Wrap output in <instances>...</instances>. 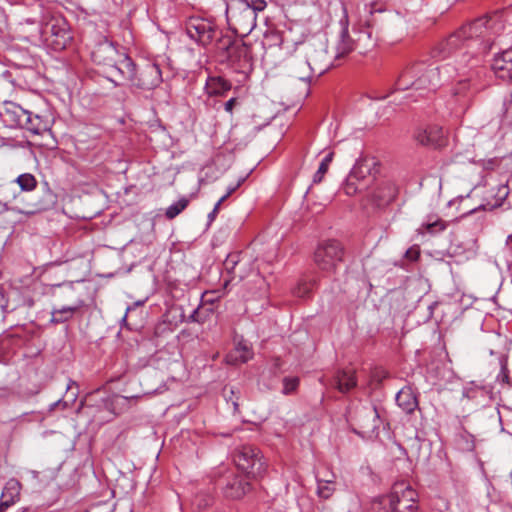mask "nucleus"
Wrapping results in <instances>:
<instances>
[{
	"instance_id": "nucleus-58",
	"label": "nucleus",
	"mask_w": 512,
	"mask_h": 512,
	"mask_svg": "<svg viewBox=\"0 0 512 512\" xmlns=\"http://www.w3.org/2000/svg\"><path fill=\"white\" fill-rule=\"evenodd\" d=\"M331 473L332 472H328L325 477H322V479H331Z\"/></svg>"
},
{
	"instance_id": "nucleus-40",
	"label": "nucleus",
	"mask_w": 512,
	"mask_h": 512,
	"mask_svg": "<svg viewBox=\"0 0 512 512\" xmlns=\"http://www.w3.org/2000/svg\"><path fill=\"white\" fill-rule=\"evenodd\" d=\"M506 254V261L509 265H512V236H509L504 249Z\"/></svg>"
},
{
	"instance_id": "nucleus-37",
	"label": "nucleus",
	"mask_w": 512,
	"mask_h": 512,
	"mask_svg": "<svg viewBox=\"0 0 512 512\" xmlns=\"http://www.w3.org/2000/svg\"><path fill=\"white\" fill-rule=\"evenodd\" d=\"M238 391H235V389L233 387L227 389L225 388L224 389V396H225V399L227 402H231L232 405H233V410L234 412L238 411V407H239V403H238V400H239V396H238Z\"/></svg>"
},
{
	"instance_id": "nucleus-8",
	"label": "nucleus",
	"mask_w": 512,
	"mask_h": 512,
	"mask_svg": "<svg viewBox=\"0 0 512 512\" xmlns=\"http://www.w3.org/2000/svg\"><path fill=\"white\" fill-rule=\"evenodd\" d=\"M234 462L249 478L261 477L266 471L262 455L254 446L244 445L239 448L234 454Z\"/></svg>"
},
{
	"instance_id": "nucleus-20",
	"label": "nucleus",
	"mask_w": 512,
	"mask_h": 512,
	"mask_svg": "<svg viewBox=\"0 0 512 512\" xmlns=\"http://www.w3.org/2000/svg\"><path fill=\"white\" fill-rule=\"evenodd\" d=\"M231 89V83L221 76H209L205 83V91L209 96H221Z\"/></svg>"
},
{
	"instance_id": "nucleus-5",
	"label": "nucleus",
	"mask_w": 512,
	"mask_h": 512,
	"mask_svg": "<svg viewBox=\"0 0 512 512\" xmlns=\"http://www.w3.org/2000/svg\"><path fill=\"white\" fill-rule=\"evenodd\" d=\"M91 57L97 65L108 68L107 78L116 86L123 84V77L131 75L132 59L105 38L94 46Z\"/></svg>"
},
{
	"instance_id": "nucleus-16",
	"label": "nucleus",
	"mask_w": 512,
	"mask_h": 512,
	"mask_svg": "<svg viewBox=\"0 0 512 512\" xmlns=\"http://www.w3.org/2000/svg\"><path fill=\"white\" fill-rule=\"evenodd\" d=\"M491 67L497 78L512 82V49L495 55Z\"/></svg>"
},
{
	"instance_id": "nucleus-10",
	"label": "nucleus",
	"mask_w": 512,
	"mask_h": 512,
	"mask_svg": "<svg viewBox=\"0 0 512 512\" xmlns=\"http://www.w3.org/2000/svg\"><path fill=\"white\" fill-rule=\"evenodd\" d=\"M130 70L131 75L123 77V84L129 82L136 88L151 90L162 82L160 67L155 63H147L140 70H137L135 63L132 61Z\"/></svg>"
},
{
	"instance_id": "nucleus-35",
	"label": "nucleus",
	"mask_w": 512,
	"mask_h": 512,
	"mask_svg": "<svg viewBox=\"0 0 512 512\" xmlns=\"http://www.w3.org/2000/svg\"><path fill=\"white\" fill-rule=\"evenodd\" d=\"M314 286L315 282L301 280L293 289V294L299 298L308 297Z\"/></svg>"
},
{
	"instance_id": "nucleus-17",
	"label": "nucleus",
	"mask_w": 512,
	"mask_h": 512,
	"mask_svg": "<svg viewBox=\"0 0 512 512\" xmlns=\"http://www.w3.org/2000/svg\"><path fill=\"white\" fill-rule=\"evenodd\" d=\"M449 225V222L443 220L437 215H428L426 220L418 228V233L422 235L436 236L443 233Z\"/></svg>"
},
{
	"instance_id": "nucleus-15",
	"label": "nucleus",
	"mask_w": 512,
	"mask_h": 512,
	"mask_svg": "<svg viewBox=\"0 0 512 512\" xmlns=\"http://www.w3.org/2000/svg\"><path fill=\"white\" fill-rule=\"evenodd\" d=\"M414 138L419 144L433 148H439L445 144L443 129L437 125L418 128Z\"/></svg>"
},
{
	"instance_id": "nucleus-56",
	"label": "nucleus",
	"mask_w": 512,
	"mask_h": 512,
	"mask_svg": "<svg viewBox=\"0 0 512 512\" xmlns=\"http://www.w3.org/2000/svg\"><path fill=\"white\" fill-rule=\"evenodd\" d=\"M9 4H17L20 0H6Z\"/></svg>"
},
{
	"instance_id": "nucleus-18",
	"label": "nucleus",
	"mask_w": 512,
	"mask_h": 512,
	"mask_svg": "<svg viewBox=\"0 0 512 512\" xmlns=\"http://www.w3.org/2000/svg\"><path fill=\"white\" fill-rule=\"evenodd\" d=\"M340 24L342 28L336 45V58L344 57L354 50V42L348 32V19L346 15L344 19L340 21Z\"/></svg>"
},
{
	"instance_id": "nucleus-22",
	"label": "nucleus",
	"mask_w": 512,
	"mask_h": 512,
	"mask_svg": "<svg viewBox=\"0 0 512 512\" xmlns=\"http://www.w3.org/2000/svg\"><path fill=\"white\" fill-rule=\"evenodd\" d=\"M229 56L232 60L237 59L239 61V67L244 69L247 66H251L252 56L250 54V48L245 43L236 44L231 48Z\"/></svg>"
},
{
	"instance_id": "nucleus-32",
	"label": "nucleus",
	"mask_w": 512,
	"mask_h": 512,
	"mask_svg": "<svg viewBox=\"0 0 512 512\" xmlns=\"http://www.w3.org/2000/svg\"><path fill=\"white\" fill-rule=\"evenodd\" d=\"M15 182L19 185L21 191L30 192L37 187V180L34 175L30 173L20 174Z\"/></svg>"
},
{
	"instance_id": "nucleus-50",
	"label": "nucleus",
	"mask_w": 512,
	"mask_h": 512,
	"mask_svg": "<svg viewBox=\"0 0 512 512\" xmlns=\"http://www.w3.org/2000/svg\"><path fill=\"white\" fill-rule=\"evenodd\" d=\"M227 199V195H223L215 204V206H218V210L220 209V206L222 203Z\"/></svg>"
},
{
	"instance_id": "nucleus-36",
	"label": "nucleus",
	"mask_w": 512,
	"mask_h": 512,
	"mask_svg": "<svg viewBox=\"0 0 512 512\" xmlns=\"http://www.w3.org/2000/svg\"><path fill=\"white\" fill-rule=\"evenodd\" d=\"M299 383H300V380L298 377H284L283 378L282 394H284V395L293 394L297 390Z\"/></svg>"
},
{
	"instance_id": "nucleus-61",
	"label": "nucleus",
	"mask_w": 512,
	"mask_h": 512,
	"mask_svg": "<svg viewBox=\"0 0 512 512\" xmlns=\"http://www.w3.org/2000/svg\"><path fill=\"white\" fill-rule=\"evenodd\" d=\"M508 28L510 29V32H512V26H509Z\"/></svg>"
},
{
	"instance_id": "nucleus-11",
	"label": "nucleus",
	"mask_w": 512,
	"mask_h": 512,
	"mask_svg": "<svg viewBox=\"0 0 512 512\" xmlns=\"http://www.w3.org/2000/svg\"><path fill=\"white\" fill-rule=\"evenodd\" d=\"M225 498L238 500L251 490V484L233 471L226 472L217 482Z\"/></svg>"
},
{
	"instance_id": "nucleus-60",
	"label": "nucleus",
	"mask_w": 512,
	"mask_h": 512,
	"mask_svg": "<svg viewBox=\"0 0 512 512\" xmlns=\"http://www.w3.org/2000/svg\"><path fill=\"white\" fill-rule=\"evenodd\" d=\"M296 69H297V71H302L301 66H297V68H296Z\"/></svg>"
},
{
	"instance_id": "nucleus-21",
	"label": "nucleus",
	"mask_w": 512,
	"mask_h": 512,
	"mask_svg": "<svg viewBox=\"0 0 512 512\" xmlns=\"http://www.w3.org/2000/svg\"><path fill=\"white\" fill-rule=\"evenodd\" d=\"M397 188L394 184L387 183L380 186L373 193V198L377 206H384L396 198Z\"/></svg>"
},
{
	"instance_id": "nucleus-55",
	"label": "nucleus",
	"mask_w": 512,
	"mask_h": 512,
	"mask_svg": "<svg viewBox=\"0 0 512 512\" xmlns=\"http://www.w3.org/2000/svg\"><path fill=\"white\" fill-rule=\"evenodd\" d=\"M77 395H78V393H77V392H73V393L71 394V402H75V401H76V399H77Z\"/></svg>"
},
{
	"instance_id": "nucleus-38",
	"label": "nucleus",
	"mask_w": 512,
	"mask_h": 512,
	"mask_svg": "<svg viewBox=\"0 0 512 512\" xmlns=\"http://www.w3.org/2000/svg\"><path fill=\"white\" fill-rule=\"evenodd\" d=\"M497 378H498V380H501L504 383L510 384L509 371H508V368H507L506 361H502L501 362V369H500V372H499Z\"/></svg>"
},
{
	"instance_id": "nucleus-27",
	"label": "nucleus",
	"mask_w": 512,
	"mask_h": 512,
	"mask_svg": "<svg viewBox=\"0 0 512 512\" xmlns=\"http://www.w3.org/2000/svg\"><path fill=\"white\" fill-rule=\"evenodd\" d=\"M78 310L77 306H63L59 309H53L51 314V323L59 324L70 320L74 313Z\"/></svg>"
},
{
	"instance_id": "nucleus-34",
	"label": "nucleus",
	"mask_w": 512,
	"mask_h": 512,
	"mask_svg": "<svg viewBox=\"0 0 512 512\" xmlns=\"http://www.w3.org/2000/svg\"><path fill=\"white\" fill-rule=\"evenodd\" d=\"M188 205L186 198H181L177 202L167 207L165 215L168 219H173L178 216Z\"/></svg>"
},
{
	"instance_id": "nucleus-46",
	"label": "nucleus",
	"mask_w": 512,
	"mask_h": 512,
	"mask_svg": "<svg viewBox=\"0 0 512 512\" xmlns=\"http://www.w3.org/2000/svg\"><path fill=\"white\" fill-rule=\"evenodd\" d=\"M511 105H512V95H509V96L505 97L503 100L504 113H506L508 111V109L510 108Z\"/></svg>"
},
{
	"instance_id": "nucleus-53",
	"label": "nucleus",
	"mask_w": 512,
	"mask_h": 512,
	"mask_svg": "<svg viewBox=\"0 0 512 512\" xmlns=\"http://www.w3.org/2000/svg\"><path fill=\"white\" fill-rule=\"evenodd\" d=\"M73 385L77 386L76 382H74V381L70 380V382H69V383H68V385H67L66 390H67V391H68V390H70V389L72 388V386H73Z\"/></svg>"
},
{
	"instance_id": "nucleus-33",
	"label": "nucleus",
	"mask_w": 512,
	"mask_h": 512,
	"mask_svg": "<svg viewBox=\"0 0 512 512\" xmlns=\"http://www.w3.org/2000/svg\"><path fill=\"white\" fill-rule=\"evenodd\" d=\"M333 153H328L320 162V165L318 167V170L315 172L313 176V183H320L325 175V173L328 171V168L332 162L333 159Z\"/></svg>"
},
{
	"instance_id": "nucleus-9",
	"label": "nucleus",
	"mask_w": 512,
	"mask_h": 512,
	"mask_svg": "<svg viewBox=\"0 0 512 512\" xmlns=\"http://www.w3.org/2000/svg\"><path fill=\"white\" fill-rule=\"evenodd\" d=\"M344 249L335 240L325 241L317 247L314 253V262L317 267L325 272H335L338 265L342 263Z\"/></svg>"
},
{
	"instance_id": "nucleus-44",
	"label": "nucleus",
	"mask_w": 512,
	"mask_h": 512,
	"mask_svg": "<svg viewBox=\"0 0 512 512\" xmlns=\"http://www.w3.org/2000/svg\"><path fill=\"white\" fill-rule=\"evenodd\" d=\"M235 103H236V98L229 99L224 105L225 111L228 113H232Z\"/></svg>"
},
{
	"instance_id": "nucleus-48",
	"label": "nucleus",
	"mask_w": 512,
	"mask_h": 512,
	"mask_svg": "<svg viewBox=\"0 0 512 512\" xmlns=\"http://www.w3.org/2000/svg\"><path fill=\"white\" fill-rule=\"evenodd\" d=\"M218 212V206H214L213 210L208 214V219L210 222L214 221Z\"/></svg>"
},
{
	"instance_id": "nucleus-23",
	"label": "nucleus",
	"mask_w": 512,
	"mask_h": 512,
	"mask_svg": "<svg viewBox=\"0 0 512 512\" xmlns=\"http://www.w3.org/2000/svg\"><path fill=\"white\" fill-rule=\"evenodd\" d=\"M336 476L331 473V479H322L319 475H316L317 482V496L321 499L327 500L332 497L336 491Z\"/></svg>"
},
{
	"instance_id": "nucleus-47",
	"label": "nucleus",
	"mask_w": 512,
	"mask_h": 512,
	"mask_svg": "<svg viewBox=\"0 0 512 512\" xmlns=\"http://www.w3.org/2000/svg\"><path fill=\"white\" fill-rule=\"evenodd\" d=\"M11 506L12 505L8 501H6L0 497V512H4L6 509H8Z\"/></svg>"
},
{
	"instance_id": "nucleus-30",
	"label": "nucleus",
	"mask_w": 512,
	"mask_h": 512,
	"mask_svg": "<svg viewBox=\"0 0 512 512\" xmlns=\"http://www.w3.org/2000/svg\"><path fill=\"white\" fill-rule=\"evenodd\" d=\"M246 252L243 251H234L227 255L226 259L223 262V266L225 271L232 277L236 269L238 268L240 262L244 258Z\"/></svg>"
},
{
	"instance_id": "nucleus-24",
	"label": "nucleus",
	"mask_w": 512,
	"mask_h": 512,
	"mask_svg": "<svg viewBox=\"0 0 512 512\" xmlns=\"http://www.w3.org/2000/svg\"><path fill=\"white\" fill-rule=\"evenodd\" d=\"M21 483L12 478L9 479L2 491L1 498L14 505L20 499Z\"/></svg>"
},
{
	"instance_id": "nucleus-26",
	"label": "nucleus",
	"mask_w": 512,
	"mask_h": 512,
	"mask_svg": "<svg viewBox=\"0 0 512 512\" xmlns=\"http://www.w3.org/2000/svg\"><path fill=\"white\" fill-rule=\"evenodd\" d=\"M235 356L234 354H229L226 358L227 362L230 364H236L238 362L245 363L250 360L253 356V352L251 348L245 342H239L235 348Z\"/></svg>"
},
{
	"instance_id": "nucleus-45",
	"label": "nucleus",
	"mask_w": 512,
	"mask_h": 512,
	"mask_svg": "<svg viewBox=\"0 0 512 512\" xmlns=\"http://www.w3.org/2000/svg\"><path fill=\"white\" fill-rule=\"evenodd\" d=\"M60 405L63 407V409H65V408H67L69 406L67 401L59 399L56 402L51 404L50 410H54L56 407H58Z\"/></svg>"
},
{
	"instance_id": "nucleus-51",
	"label": "nucleus",
	"mask_w": 512,
	"mask_h": 512,
	"mask_svg": "<svg viewBox=\"0 0 512 512\" xmlns=\"http://www.w3.org/2000/svg\"><path fill=\"white\" fill-rule=\"evenodd\" d=\"M239 184L236 186L230 187L225 195H227V198L238 188Z\"/></svg>"
},
{
	"instance_id": "nucleus-59",
	"label": "nucleus",
	"mask_w": 512,
	"mask_h": 512,
	"mask_svg": "<svg viewBox=\"0 0 512 512\" xmlns=\"http://www.w3.org/2000/svg\"><path fill=\"white\" fill-rule=\"evenodd\" d=\"M474 211H476V209H475V208H474V209L469 210V211H468V212H466L465 214H471V213H473Z\"/></svg>"
},
{
	"instance_id": "nucleus-12",
	"label": "nucleus",
	"mask_w": 512,
	"mask_h": 512,
	"mask_svg": "<svg viewBox=\"0 0 512 512\" xmlns=\"http://www.w3.org/2000/svg\"><path fill=\"white\" fill-rule=\"evenodd\" d=\"M215 28L212 21L200 17H192L186 23L188 37L202 46H207L212 42Z\"/></svg>"
},
{
	"instance_id": "nucleus-19",
	"label": "nucleus",
	"mask_w": 512,
	"mask_h": 512,
	"mask_svg": "<svg viewBox=\"0 0 512 512\" xmlns=\"http://www.w3.org/2000/svg\"><path fill=\"white\" fill-rule=\"evenodd\" d=\"M396 403L407 414L413 413L418 407L417 398L409 387L402 388L396 394Z\"/></svg>"
},
{
	"instance_id": "nucleus-2",
	"label": "nucleus",
	"mask_w": 512,
	"mask_h": 512,
	"mask_svg": "<svg viewBox=\"0 0 512 512\" xmlns=\"http://www.w3.org/2000/svg\"><path fill=\"white\" fill-rule=\"evenodd\" d=\"M20 26L21 30L27 33L28 42L56 52L66 49L73 40L71 28L65 17L49 9L44 10L39 25L35 20L28 18L21 22Z\"/></svg>"
},
{
	"instance_id": "nucleus-7",
	"label": "nucleus",
	"mask_w": 512,
	"mask_h": 512,
	"mask_svg": "<svg viewBox=\"0 0 512 512\" xmlns=\"http://www.w3.org/2000/svg\"><path fill=\"white\" fill-rule=\"evenodd\" d=\"M417 492L405 482L395 483L388 495L376 498L370 507V512H415Z\"/></svg>"
},
{
	"instance_id": "nucleus-49",
	"label": "nucleus",
	"mask_w": 512,
	"mask_h": 512,
	"mask_svg": "<svg viewBox=\"0 0 512 512\" xmlns=\"http://www.w3.org/2000/svg\"><path fill=\"white\" fill-rule=\"evenodd\" d=\"M129 311H130V307H127V309H126V313H125V315H124V316L122 317V319H121V325H122V326L128 327V323H127V314H128V312H129Z\"/></svg>"
},
{
	"instance_id": "nucleus-25",
	"label": "nucleus",
	"mask_w": 512,
	"mask_h": 512,
	"mask_svg": "<svg viewBox=\"0 0 512 512\" xmlns=\"http://www.w3.org/2000/svg\"><path fill=\"white\" fill-rule=\"evenodd\" d=\"M335 383L340 392L346 393L356 386V378L353 372L343 370L336 374Z\"/></svg>"
},
{
	"instance_id": "nucleus-39",
	"label": "nucleus",
	"mask_w": 512,
	"mask_h": 512,
	"mask_svg": "<svg viewBox=\"0 0 512 512\" xmlns=\"http://www.w3.org/2000/svg\"><path fill=\"white\" fill-rule=\"evenodd\" d=\"M249 6L251 9L254 10V13L257 14L258 12H261L266 8L267 3L265 0H250Z\"/></svg>"
},
{
	"instance_id": "nucleus-4",
	"label": "nucleus",
	"mask_w": 512,
	"mask_h": 512,
	"mask_svg": "<svg viewBox=\"0 0 512 512\" xmlns=\"http://www.w3.org/2000/svg\"><path fill=\"white\" fill-rule=\"evenodd\" d=\"M304 56L296 55L289 62L292 77L308 83L314 74L322 75L330 67V58L324 40H314L302 45Z\"/></svg>"
},
{
	"instance_id": "nucleus-1",
	"label": "nucleus",
	"mask_w": 512,
	"mask_h": 512,
	"mask_svg": "<svg viewBox=\"0 0 512 512\" xmlns=\"http://www.w3.org/2000/svg\"><path fill=\"white\" fill-rule=\"evenodd\" d=\"M505 25L499 15L483 16L463 25L433 49V57H454L453 84L449 90L447 107L455 114H463L472 104L473 97L482 89L484 68L479 55L487 53L499 39Z\"/></svg>"
},
{
	"instance_id": "nucleus-6",
	"label": "nucleus",
	"mask_w": 512,
	"mask_h": 512,
	"mask_svg": "<svg viewBox=\"0 0 512 512\" xmlns=\"http://www.w3.org/2000/svg\"><path fill=\"white\" fill-rule=\"evenodd\" d=\"M0 118L6 127L25 129L33 135H41L49 130V122L46 118L12 101H5L2 104Z\"/></svg>"
},
{
	"instance_id": "nucleus-31",
	"label": "nucleus",
	"mask_w": 512,
	"mask_h": 512,
	"mask_svg": "<svg viewBox=\"0 0 512 512\" xmlns=\"http://www.w3.org/2000/svg\"><path fill=\"white\" fill-rule=\"evenodd\" d=\"M367 187V183H362L359 180L351 179V176H347L343 185V191L348 196H353L357 193H361Z\"/></svg>"
},
{
	"instance_id": "nucleus-28",
	"label": "nucleus",
	"mask_w": 512,
	"mask_h": 512,
	"mask_svg": "<svg viewBox=\"0 0 512 512\" xmlns=\"http://www.w3.org/2000/svg\"><path fill=\"white\" fill-rule=\"evenodd\" d=\"M253 270H254V267H253L252 257L246 253L244 258L240 262L238 268L232 275L231 280L237 279L238 281H242L243 279L248 277L252 273Z\"/></svg>"
},
{
	"instance_id": "nucleus-41",
	"label": "nucleus",
	"mask_w": 512,
	"mask_h": 512,
	"mask_svg": "<svg viewBox=\"0 0 512 512\" xmlns=\"http://www.w3.org/2000/svg\"><path fill=\"white\" fill-rule=\"evenodd\" d=\"M8 307V296L5 288L0 286V309L2 311L6 310Z\"/></svg>"
},
{
	"instance_id": "nucleus-14",
	"label": "nucleus",
	"mask_w": 512,
	"mask_h": 512,
	"mask_svg": "<svg viewBox=\"0 0 512 512\" xmlns=\"http://www.w3.org/2000/svg\"><path fill=\"white\" fill-rule=\"evenodd\" d=\"M379 411L374 405H364L357 408L355 421L364 433L374 432L379 428Z\"/></svg>"
},
{
	"instance_id": "nucleus-42",
	"label": "nucleus",
	"mask_w": 512,
	"mask_h": 512,
	"mask_svg": "<svg viewBox=\"0 0 512 512\" xmlns=\"http://www.w3.org/2000/svg\"><path fill=\"white\" fill-rule=\"evenodd\" d=\"M419 255L420 252L417 247H411L405 253V257L411 261L417 260L419 258Z\"/></svg>"
},
{
	"instance_id": "nucleus-43",
	"label": "nucleus",
	"mask_w": 512,
	"mask_h": 512,
	"mask_svg": "<svg viewBox=\"0 0 512 512\" xmlns=\"http://www.w3.org/2000/svg\"><path fill=\"white\" fill-rule=\"evenodd\" d=\"M282 360L280 358H274L272 360L271 372L276 374L282 367Z\"/></svg>"
},
{
	"instance_id": "nucleus-57",
	"label": "nucleus",
	"mask_w": 512,
	"mask_h": 512,
	"mask_svg": "<svg viewBox=\"0 0 512 512\" xmlns=\"http://www.w3.org/2000/svg\"><path fill=\"white\" fill-rule=\"evenodd\" d=\"M374 11H375V10H373V4H371V5H370L369 12H370L371 14H373V13H374ZM377 11L381 12L382 10H381V9H378Z\"/></svg>"
},
{
	"instance_id": "nucleus-29",
	"label": "nucleus",
	"mask_w": 512,
	"mask_h": 512,
	"mask_svg": "<svg viewBox=\"0 0 512 512\" xmlns=\"http://www.w3.org/2000/svg\"><path fill=\"white\" fill-rule=\"evenodd\" d=\"M370 175V165L364 159L356 161L355 165L351 169L349 176L351 179L359 180L362 183H366V178Z\"/></svg>"
},
{
	"instance_id": "nucleus-3",
	"label": "nucleus",
	"mask_w": 512,
	"mask_h": 512,
	"mask_svg": "<svg viewBox=\"0 0 512 512\" xmlns=\"http://www.w3.org/2000/svg\"><path fill=\"white\" fill-rule=\"evenodd\" d=\"M452 63H446L441 66L430 63H416L406 68L398 77L395 87L396 90L412 89L419 91V96H424L425 92L435 91L438 86L448 82L452 77Z\"/></svg>"
},
{
	"instance_id": "nucleus-54",
	"label": "nucleus",
	"mask_w": 512,
	"mask_h": 512,
	"mask_svg": "<svg viewBox=\"0 0 512 512\" xmlns=\"http://www.w3.org/2000/svg\"><path fill=\"white\" fill-rule=\"evenodd\" d=\"M499 191H500V192H502V191H503V196H504V197H506V196L508 195L507 187H501V188L499 189Z\"/></svg>"
},
{
	"instance_id": "nucleus-13",
	"label": "nucleus",
	"mask_w": 512,
	"mask_h": 512,
	"mask_svg": "<svg viewBox=\"0 0 512 512\" xmlns=\"http://www.w3.org/2000/svg\"><path fill=\"white\" fill-rule=\"evenodd\" d=\"M238 28L248 34L257 26V16L249 6V0H238L230 9Z\"/></svg>"
},
{
	"instance_id": "nucleus-52",
	"label": "nucleus",
	"mask_w": 512,
	"mask_h": 512,
	"mask_svg": "<svg viewBox=\"0 0 512 512\" xmlns=\"http://www.w3.org/2000/svg\"><path fill=\"white\" fill-rule=\"evenodd\" d=\"M128 397L126 396H119L117 397V402H122V403H126L128 401Z\"/></svg>"
}]
</instances>
